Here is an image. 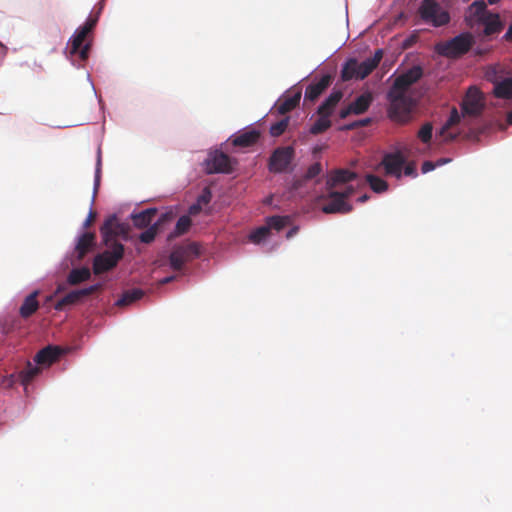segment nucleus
Instances as JSON below:
<instances>
[{"label":"nucleus","mask_w":512,"mask_h":512,"mask_svg":"<svg viewBox=\"0 0 512 512\" xmlns=\"http://www.w3.org/2000/svg\"><path fill=\"white\" fill-rule=\"evenodd\" d=\"M309 153L311 162H303L295 172V147L279 146L270 156L269 170L275 174L289 175V197L298 203L304 214L316 217L320 213V139L311 144Z\"/></svg>","instance_id":"nucleus-1"},{"label":"nucleus","mask_w":512,"mask_h":512,"mask_svg":"<svg viewBox=\"0 0 512 512\" xmlns=\"http://www.w3.org/2000/svg\"><path fill=\"white\" fill-rule=\"evenodd\" d=\"M190 225L188 215H181L172 230L167 235V245L161 253V263L164 269L182 271L188 263L199 259L204 249L200 242L190 238L174 240L184 234Z\"/></svg>","instance_id":"nucleus-2"},{"label":"nucleus","mask_w":512,"mask_h":512,"mask_svg":"<svg viewBox=\"0 0 512 512\" xmlns=\"http://www.w3.org/2000/svg\"><path fill=\"white\" fill-rule=\"evenodd\" d=\"M72 347L49 344L40 349L31 361L19 371V378L25 390L36 382L52 375L55 371H64L68 361L60 366L57 362L70 353Z\"/></svg>","instance_id":"nucleus-3"},{"label":"nucleus","mask_w":512,"mask_h":512,"mask_svg":"<svg viewBox=\"0 0 512 512\" xmlns=\"http://www.w3.org/2000/svg\"><path fill=\"white\" fill-rule=\"evenodd\" d=\"M422 75L421 67L414 66L394 80L387 94L388 115L391 120L398 123H406L410 120L414 101L408 92Z\"/></svg>","instance_id":"nucleus-4"},{"label":"nucleus","mask_w":512,"mask_h":512,"mask_svg":"<svg viewBox=\"0 0 512 512\" xmlns=\"http://www.w3.org/2000/svg\"><path fill=\"white\" fill-rule=\"evenodd\" d=\"M357 178V174L349 169H337L333 171L326 182L328 195L322 196V213L347 214L353 210L348 199L354 194L355 189L347 185Z\"/></svg>","instance_id":"nucleus-5"},{"label":"nucleus","mask_w":512,"mask_h":512,"mask_svg":"<svg viewBox=\"0 0 512 512\" xmlns=\"http://www.w3.org/2000/svg\"><path fill=\"white\" fill-rule=\"evenodd\" d=\"M291 222L289 213L278 212L265 217V225L257 227L249 234V240L261 247L263 253H272L280 246V241L273 239L272 230L281 232Z\"/></svg>","instance_id":"nucleus-6"},{"label":"nucleus","mask_w":512,"mask_h":512,"mask_svg":"<svg viewBox=\"0 0 512 512\" xmlns=\"http://www.w3.org/2000/svg\"><path fill=\"white\" fill-rule=\"evenodd\" d=\"M383 55L384 52L382 49H376L372 57L362 62H359L356 58H349L344 63L341 70L342 80H364L378 67Z\"/></svg>","instance_id":"nucleus-7"},{"label":"nucleus","mask_w":512,"mask_h":512,"mask_svg":"<svg viewBox=\"0 0 512 512\" xmlns=\"http://www.w3.org/2000/svg\"><path fill=\"white\" fill-rule=\"evenodd\" d=\"M92 219V205L90 204L89 212L81 223L76 236L74 237L72 246L66 252L63 262L65 264H73L76 260H80L84 255L89 244L93 241V235L87 231Z\"/></svg>","instance_id":"nucleus-8"},{"label":"nucleus","mask_w":512,"mask_h":512,"mask_svg":"<svg viewBox=\"0 0 512 512\" xmlns=\"http://www.w3.org/2000/svg\"><path fill=\"white\" fill-rule=\"evenodd\" d=\"M474 43V36L470 32H464L450 40L438 43L435 49L444 57L457 59L466 54Z\"/></svg>","instance_id":"nucleus-9"},{"label":"nucleus","mask_w":512,"mask_h":512,"mask_svg":"<svg viewBox=\"0 0 512 512\" xmlns=\"http://www.w3.org/2000/svg\"><path fill=\"white\" fill-rule=\"evenodd\" d=\"M418 14L420 18L434 27L445 26L450 22V14L436 0H422Z\"/></svg>","instance_id":"nucleus-10"},{"label":"nucleus","mask_w":512,"mask_h":512,"mask_svg":"<svg viewBox=\"0 0 512 512\" xmlns=\"http://www.w3.org/2000/svg\"><path fill=\"white\" fill-rule=\"evenodd\" d=\"M200 165L207 175L229 174L231 172L228 156L220 148H210Z\"/></svg>","instance_id":"nucleus-11"},{"label":"nucleus","mask_w":512,"mask_h":512,"mask_svg":"<svg viewBox=\"0 0 512 512\" xmlns=\"http://www.w3.org/2000/svg\"><path fill=\"white\" fill-rule=\"evenodd\" d=\"M123 254L124 245L120 242H114L94 257L93 268L95 272H105L114 268Z\"/></svg>","instance_id":"nucleus-12"},{"label":"nucleus","mask_w":512,"mask_h":512,"mask_svg":"<svg viewBox=\"0 0 512 512\" xmlns=\"http://www.w3.org/2000/svg\"><path fill=\"white\" fill-rule=\"evenodd\" d=\"M291 86L284 91L270 108L269 113L275 111L278 114H286L292 109L299 107L302 101V89Z\"/></svg>","instance_id":"nucleus-13"},{"label":"nucleus","mask_w":512,"mask_h":512,"mask_svg":"<svg viewBox=\"0 0 512 512\" xmlns=\"http://www.w3.org/2000/svg\"><path fill=\"white\" fill-rule=\"evenodd\" d=\"M482 101L481 92L476 87H470L461 104L463 115L477 116L481 114L483 110Z\"/></svg>","instance_id":"nucleus-14"},{"label":"nucleus","mask_w":512,"mask_h":512,"mask_svg":"<svg viewBox=\"0 0 512 512\" xmlns=\"http://www.w3.org/2000/svg\"><path fill=\"white\" fill-rule=\"evenodd\" d=\"M72 48V46L70 47ZM92 48V41H82L78 43L75 51L72 52V49H69L67 52L66 47L63 49V55L70 62V64L76 69L84 68V65L81 61L74 58V56H78L80 59L85 60L88 58L90 50Z\"/></svg>","instance_id":"nucleus-15"},{"label":"nucleus","mask_w":512,"mask_h":512,"mask_svg":"<svg viewBox=\"0 0 512 512\" xmlns=\"http://www.w3.org/2000/svg\"><path fill=\"white\" fill-rule=\"evenodd\" d=\"M381 164L383 165L386 174L400 178L402 175V169L405 164V158L400 152L386 154Z\"/></svg>","instance_id":"nucleus-16"},{"label":"nucleus","mask_w":512,"mask_h":512,"mask_svg":"<svg viewBox=\"0 0 512 512\" xmlns=\"http://www.w3.org/2000/svg\"><path fill=\"white\" fill-rule=\"evenodd\" d=\"M373 98L370 93H363L358 96L352 103H350L346 108H343L340 111V117L346 118L350 114H362L368 110L371 105Z\"/></svg>","instance_id":"nucleus-17"},{"label":"nucleus","mask_w":512,"mask_h":512,"mask_svg":"<svg viewBox=\"0 0 512 512\" xmlns=\"http://www.w3.org/2000/svg\"><path fill=\"white\" fill-rule=\"evenodd\" d=\"M172 218V212L171 211H165L160 214L158 219L154 221L153 224H151L149 227H145L146 229L142 231L139 235V239L142 243L150 244L154 242L156 235H157V226L165 223L166 221L171 220Z\"/></svg>","instance_id":"nucleus-18"},{"label":"nucleus","mask_w":512,"mask_h":512,"mask_svg":"<svg viewBox=\"0 0 512 512\" xmlns=\"http://www.w3.org/2000/svg\"><path fill=\"white\" fill-rule=\"evenodd\" d=\"M251 125L252 124L241 128L230 136L233 145L248 146L255 140V137L258 135L259 131L255 128L249 129Z\"/></svg>","instance_id":"nucleus-19"},{"label":"nucleus","mask_w":512,"mask_h":512,"mask_svg":"<svg viewBox=\"0 0 512 512\" xmlns=\"http://www.w3.org/2000/svg\"><path fill=\"white\" fill-rule=\"evenodd\" d=\"M94 285H88L82 288H77L66 293L56 304L57 310H65L69 304H74L76 301L90 292Z\"/></svg>","instance_id":"nucleus-20"},{"label":"nucleus","mask_w":512,"mask_h":512,"mask_svg":"<svg viewBox=\"0 0 512 512\" xmlns=\"http://www.w3.org/2000/svg\"><path fill=\"white\" fill-rule=\"evenodd\" d=\"M320 70V64L317 65L314 69L316 74L314 75L311 82L306 86L304 95H303V104L308 105L309 103L315 102L318 98H320V78L317 74V71Z\"/></svg>","instance_id":"nucleus-21"},{"label":"nucleus","mask_w":512,"mask_h":512,"mask_svg":"<svg viewBox=\"0 0 512 512\" xmlns=\"http://www.w3.org/2000/svg\"><path fill=\"white\" fill-rule=\"evenodd\" d=\"M479 24L484 25L483 35L486 37L500 33L504 26L499 14L492 12L484 19H481Z\"/></svg>","instance_id":"nucleus-22"},{"label":"nucleus","mask_w":512,"mask_h":512,"mask_svg":"<svg viewBox=\"0 0 512 512\" xmlns=\"http://www.w3.org/2000/svg\"><path fill=\"white\" fill-rule=\"evenodd\" d=\"M312 118V123L306 125L302 134L300 135V142L302 144L307 143L311 135H317L320 133V104H317L314 107Z\"/></svg>","instance_id":"nucleus-23"},{"label":"nucleus","mask_w":512,"mask_h":512,"mask_svg":"<svg viewBox=\"0 0 512 512\" xmlns=\"http://www.w3.org/2000/svg\"><path fill=\"white\" fill-rule=\"evenodd\" d=\"M117 217H118L117 212H113L105 218L103 227L101 229V234L105 241L107 240V238L111 237L112 234L114 233V231H113L114 224L119 231L124 230V228H125L124 222L118 221Z\"/></svg>","instance_id":"nucleus-24"},{"label":"nucleus","mask_w":512,"mask_h":512,"mask_svg":"<svg viewBox=\"0 0 512 512\" xmlns=\"http://www.w3.org/2000/svg\"><path fill=\"white\" fill-rule=\"evenodd\" d=\"M460 122V115L456 108H453L448 120L440 129V136L443 137L444 141H452L456 139L457 134L449 132V130Z\"/></svg>","instance_id":"nucleus-25"},{"label":"nucleus","mask_w":512,"mask_h":512,"mask_svg":"<svg viewBox=\"0 0 512 512\" xmlns=\"http://www.w3.org/2000/svg\"><path fill=\"white\" fill-rule=\"evenodd\" d=\"M91 30L89 29V25L87 24H81L79 25L73 32V34L68 39V42L66 44V50L67 52L70 47L72 46V52L76 50L78 43L84 41L86 36L89 34Z\"/></svg>","instance_id":"nucleus-26"},{"label":"nucleus","mask_w":512,"mask_h":512,"mask_svg":"<svg viewBox=\"0 0 512 512\" xmlns=\"http://www.w3.org/2000/svg\"><path fill=\"white\" fill-rule=\"evenodd\" d=\"M471 18L480 23L481 19L487 17L491 12L487 9V3L484 0H476L469 6Z\"/></svg>","instance_id":"nucleus-27"},{"label":"nucleus","mask_w":512,"mask_h":512,"mask_svg":"<svg viewBox=\"0 0 512 512\" xmlns=\"http://www.w3.org/2000/svg\"><path fill=\"white\" fill-rule=\"evenodd\" d=\"M282 117L273 122L269 126V134L271 137H278L286 131L292 121L291 115L281 114Z\"/></svg>","instance_id":"nucleus-28"},{"label":"nucleus","mask_w":512,"mask_h":512,"mask_svg":"<svg viewBox=\"0 0 512 512\" xmlns=\"http://www.w3.org/2000/svg\"><path fill=\"white\" fill-rule=\"evenodd\" d=\"M101 179H102V151H101V147L98 146L97 151H96L94 180H93V196H92V200H91V205L93 204L95 194L100 187Z\"/></svg>","instance_id":"nucleus-29"},{"label":"nucleus","mask_w":512,"mask_h":512,"mask_svg":"<svg viewBox=\"0 0 512 512\" xmlns=\"http://www.w3.org/2000/svg\"><path fill=\"white\" fill-rule=\"evenodd\" d=\"M144 296V292L141 288H132L124 292L115 302L114 305H129L133 302L140 300Z\"/></svg>","instance_id":"nucleus-30"},{"label":"nucleus","mask_w":512,"mask_h":512,"mask_svg":"<svg viewBox=\"0 0 512 512\" xmlns=\"http://www.w3.org/2000/svg\"><path fill=\"white\" fill-rule=\"evenodd\" d=\"M37 294L38 291L34 290L25 296L23 303L19 309V312L23 317L31 315L36 310L38 305L36 300Z\"/></svg>","instance_id":"nucleus-31"},{"label":"nucleus","mask_w":512,"mask_h":512,"mask_svg":"<svg viewBox=\"0 0 512 512\" xmlns=\"http://www.w3.org/2000/svg\"><path fill=\"white\" fill-rule=\"evenodd\" d=\"M494 95L501 99H512V78L498 82L494 87Z\"/></svg>","instance_id":"nucleus-32"},{"label":"nucleus","mask_w":512,"mask_h":512,"mask_svg":"<svg viewBox=\"0 0 512 512\" xmlns=\"http://www.w3.org/2000/svg\"><path fill=\"white\" fill-rule=\"evenodd\" d=\"M128 218L132 220L133 225L137 228L149 227L154 223L152 218H149L146 214H142V209L138 210L134 208L128 215Z\"/></svg>","instance_id":"nucleus-33"},{"label":"nucleus","mask_w":512,"mask_h":512,"mask_svg":"<svg viewBox=\"0 0 512 512\" xmlns=\"http://www.w3.org/2000/svg\"><path fill=\"white\" fill-rule=\"evenodd\" d=\"M159 265H160V267H161L164 271H171V269H164V268L162 267L161 257L159 258ZM191 271H192L191 263H188V264L186 265V267L184 268V270H182V271L172 270V272H173V273L168 274V275H166V276L162 277L161 279H159V283H160V284H167V283H169V282H171V281L175 280V279L177 278V275H178V274H179V275H182V276H189V275H190V273H191Z\"/></svg>","instance_id":"nucleus-34"},{"label":"nucleus","mask_w":512,"mask_h":512,"mask_svg":"<svg viewBox=\"0 0 512 512\" xmlns=\"http://www.w3.org/2000/svg\"><path fill=\"white\" fill-rule=\"evenodd\" d=\"M366 180L371 189L376 193H382L388 189V183L378 176L368 174Z\"/></svg>","instance_id":"nucleus-35"},{"label":"nucleus","mask_w":512,"mask_h":512,"mask_svg":"<svg viewBox=\"0 0 512 512\" xmlns=\"http://www.w3.org/2000/svg\"><path fill=\"white\" fill-rule=\"evenodd\" d=\"M342 97L343 93L340 90L332 92L326 101L322 103V114H329L330 110L339 103Z\"/></svg>","instance_id":"nucleus-36"},{"label":"nucleus","mask_w":512,"mask_h":512,"mask_svg":"<svg viewBox=\"0 0 512 512\" xmlns=\"http://www.w3.org/2000/svg\"><path fill=\"white\" fill-rule=\"evenodd\" d=\"M433 127L431 123H425L418 131V137L423 143H429L432 139Z\"/></svg>","instance_id":"nucleus-37"},{"label":"nucleus","mask_w":512,"mask_h":512,"mask_svg":"<svg viewBox=\"0 0 512 512\" xmlns=\"http://www.w3.org/2000/svg\"><path fill=\"white\" fill-rule=\"evenodd\" d=\"M289 215L292 216L291 214ZM286 227H288V230L285 233V238L287 240L293 239L299 233L301 228L300 224L293 223V217H291V222Z\"/></svg>","instance_id":"nucleus-38"},{"label":"nucleus","mask_w":512,"mask_h":512,"mask_svg":"<svg viewBox=\"0 0 512 512\" xmlns=\"http://www.w3.org/2000/svg\"><path fill=\"white\" fill-rule=\"evenodd\" d=\"M212 192L210 189L208 188H205L195 199V201H197L201 206L203 204H208L211 202L212 200Z\"/></svg>","instance_id":"nucleus-39"},{"label":"nucleus","mask_w":512,"mask_h":512,"mask_svg":"<svg viewBox=\"0 0 512 512\" xmlns=\"http://www.w3.org/2000/svg\"><path fill=\"white\" fill-rule=\"evenodd\" d=\"M86 80L87 82L90 84L94 94H95V97L98 101V104H99V107H100V110H104L105 108V104H104V101L103 99L98 95L97 91H96V88L94 86V83H93V80H92V77H91V74L89 72L86 73Z\"/></svg>","instance_id":"nucleus-40"},{"label":"nucleus","mask_w":512,"mask_h":512,"mask_svg":"<svg viewBox=\"0 0 512 512\" xmlns=\"http://www.w3.org/2000/svg\"><path fill=\"white\" fill-rule=\"evenodd\" d=\"M98 21V16L93 15V11H91L83 24L89 25V29L92 30L97 25Z\"/></svg>","instance_id":"nucleus-41"},{"label":"nucleus","mask_w":512,"mask_h":512,"mask_svg":"<svg viewBox=\"0 0 512 512\" xmlns=\"http://www.w3.org/2000/svg\"><path fill=\"white\" fill-rule=\"evenodd\" d=\"M436 167V164L434 162H431V161H425L423 164H422V167H421V170L423 173H428L432 170H434Z\"/></svg>","instance_id":"nucleus-42"},{"label":"nucleus","mask_w":512,"mask_h":512,"mask_svg":"<svg viewBox=\"0 0 512 512\" xmlns=\"http://www.w3.org/2000/svg\"><path fill=\"white\" fill-rule=\"evenodd\" d=\"M370 122V119H364V120H360V121H357V122H354L350 125L347 126V129H353V128H356V127H359V126H366L368 123Z\"/></svg>","instance_id":"nucleus-43"},{"label":"nucleus","mask_w":512,"mask_h":512,"mask_svg":"<svg viewBox=\"0 0 512 512\" xmlns=\"http://www.w3.org/2000/svg\"><path fill=\"white\" fill-rule=\"evenodd\" d=\"M158 211V208L155 206H150L142 209V214H146L149 218H152V215Z\"/></svg>","instance_id":"nucleus-44"},{"label":"nucleus","mask_w":512,"mask_h":512,"mask_svg":"<svg viewBox=\"0 0 512 512\" xmlns=\"http://www.w3.org/2000/svg\"><path fill=\"white\" fill-rule=\"evenodd\" d=\"M404 174L406 176H415L416 175L415 167L412 164L406 165L404 168Z\"/></svg>","instance_id":"nucleus-45"},{"label":"nucleus","mask_w":512,"mask_h":512,"mask_svg":"<svg viewBox=\"0 0 512 512\" xmlns=\"http://www.w3.org/2000/svg\"><path fill=\"white\" fill-rule=\"evenodd\" d=\"M202 206L197 202V201H194L190 206H189V212L191 214L193 213H197L199 210H201Z\"/></svg>","instance_id":"nucleus-46"},{"label":"nucleus","mask_w":512,"mask_h":512,"mask_svg":"<svg viewBox=\"0 0 512 512\" xmlns=\"http://www.w3.org/2000/svg\"><path fill=\"white\" fill-rule=\"evenodd\" d=\"M328 114H322V132L330 127V121L327 118Z\"/></svg>","instance_id":"nucleus-47"},{"label":"nucleus","mask_w":512,"mask_h":512,"mask_svg":"<svg viewBox=\"0 0 512 512\" xmlns=\"http://www.w3.org/2000/svg\"><path fill=\"white\" fill-rule=\"evenodd\" d=\"M103 9H104V4H101L99 6H95L93 8V10H92L93 11V15L98 16V18L100 19V16H101V14L103 12Z\"/></svg>","instance_id":"nucleus-48"},{"label":"nucleus","mask_w":512,"mask_h":512,"mask_svg":"<svg viewBox=\"0 0 512 512\" xmlns=\"http://www.w3.org/2000/svg\"><path fill=\"white\" fill-rule=\"evenodd\" d=\"M503 39L507 42H512V24L508 27V30L503 36Z\"/></svg>","instance_id":"nucleus-49"},{"label":"nucleus","mask_w":512,"mask_h":512,"mask_svg":"<svg viewBox=\"0 0 512 512\" xmlns=\"http://www.w3.org/2000/svg\"><path fill=\"white\" fill-rule=\"evenodd\" d=\"M330 82V77L328 75H322V90H324Z\"/></svg>","instance_id":"nucleus-50"},{"label":"nucleus","mask_w":512,"mask_h":512,"mask_svg":"<svg viewBox=\"0 0 512 512\" xmlns=\"http://www.w3.org/2000/svg\"><path fill=\"white\" fill-rule=\"evenodd\" d=\"M368 199H369V196H368L367 194H364V195H362V196H360V197L358 198V201H359L360 203H364V202H366Z\"/></svg>","instance_id":"nucleus-51"},{"label":"nucleus","mask_w":512,"mask_h":512,"mask_svg":"<svg viewBox=\"0 0 512 512\" xmlns=\"http://www.w3.org/2000/svg\"><path fill=\"white\" fill-rule=\"evenodd\" d=\"M449 161H450V159L443 158V159L438 160L437 163H435V164H436V166H438V165L448 163Z\"/></svg>","instance_id":"nucleus-52"},{"label":"nucleus","mask_w":512,"mask_h":512,"mask_svg":"<svg viewBox=\"0 0 512 512\" xmlns=\"http://www.w3.org/2000/svg\"><path fill=\"white\" fill-rule=\"evenodd\" d=\"M32 66L35 67V68H38L40 70L43 69L42 64L40 62H37L36 60L33 62Z\"/></svg>","instance_id":"nucleus-53"},{"label":"nucleus","mask_w":512,"mask_h":512,"mask_svg":"<svg viewBox=\"0 0 512 512\" xmlns=\"http://www.w3.org/2000/svg\"><path fill=\"white\" fill-rule=\"evenodd\" d=\"M488 4L490 5H494L496 3H498L500 0H486Z\"/></svg>","instance_id":"nucleus-54"},{"label":"nucleus","mask_w":512,"mask_h":512,"mask_svg":"<svg viewBox=\"0 0 512 512\" xmlns=\"http://www.w3.org/2000/svg\"><path fill=\"white\" fill-rule=\"evenodd\" d=\"M507 120L510 124H512V112L508 114Z\"/></svg>","instance_id":"nucleus-55"},{"label":"nucleus","mask_w":512,"mask_h":512,"mask_svg":"<svg viewBox=\"0 0 512 512\" xmlns=\"http://www.w3.org/2000/svg\"><path fill=\"white\" fill-rule=\"evenodd\" d=\"M76 273H77V272L73 270L72 274L70 275V278H71L72 280H74V278H75V276H76Z\"/></svg>","instance_id":"nucleus-56"},{"label":"nucleus","mask_w":512,"mask_h":512,"mask_svg":"<svg viewBox=\"0 0 512 512\" xmlns=\"http://www.w3.org/2000/svg\"><path fill=\"white\" fill-rule=\"evenodd\" d=\"M21 65H22V66H24V65H25V66L30 67V64H29L27 61H24Z\"/></svg>","instance_id":"nucleus-57"},{"label":"nucleus","mask_w":512,"mask_h":512,"mask_svg":"<svg viewBox=\"0 0 512 512\" xmlns=\"http://www.w3.org/2000/svg\"><path fill=\"white\" fill-rule=\"evenodd\" d=\"M71 125H64V126H57L58 128H67V127H70Z\"/></svg>","instance_id":"nucleus-58"},{"label":"nucleus","mask_w":512,"mask_h":512,"mask_svg":"<svg viewBox=\"0 0 512 512\" xmlns=\"http://www.w3.org/2000/svg\"><path fill=\"white\" fill-rule=\"evenodd\" d=\"M264 118H265V116L261 117V119H259L257 122L264 120Z\"/></svg>","instance_id":"nucleus-59"},{"label":"nucleus","mask_w":512,"mask_h":512,"mask_svg":"<svg viewBox=\"0 0 512 512\" xmlns=\"http://www.w3.org/2000/svg\"><path fill=\"white\" fill-rule=\"evenodd\" d=\"M412 41H413V38H410V39L407 40V42H409V43L412 42Z\"/></svg>","instance_id":"nucleus-60"}]
</instances>
